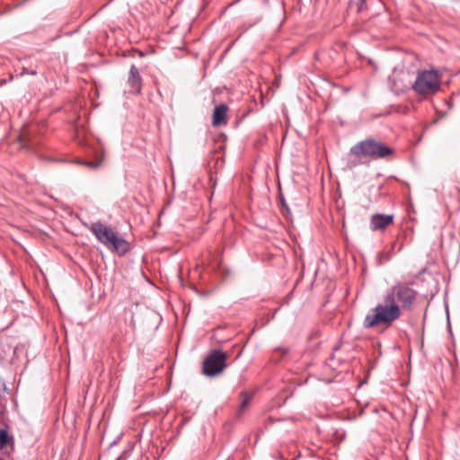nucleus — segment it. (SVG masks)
I'll return each instance as SVG.
<instances>
[{
  "label": "nucleus",
  "mask_w": 460,
  "mask_h": 460,
  "mask_svg": "<svg viewBox=\"0 0 460 460\" xmlns=\"http://www.w3.org/2000/svg\"><path fill=\"white\" fill-rule=\"evenodd\" d=\"M277 351H280L281 352V357L285 356L286 354L288 353V349H278Z\"/></svg>",
  "instance_id": "obj_13"
},
{
  "label": "nucleus",
  "mask_w": 460,
  "mask_h": 460,
  "mask_svg": "<svg viewBox=\"0 0 460 460\" xmlns=\"http://www.w3.org/2000/svg\"><path fill=\"white\" fill-rule=\"evenodd\" d=\"M241 396H242V402L240 404L239 412L243 411L249 405L251 398H252V396L246 392H242Z\"/></svg>",
  "instance_id": "obj_10"
},
{
  "label": "nucleus",
  "mask_w": 460,
  "mask_h": 460,
  "mask_svg": "<svg viewBox=\"0 0 460 460\" xmlns=\"http://www.w3.org/2000/svg\"><path fill=\"white\" fill-rule=\"evenodd\" d=\"M89 229L95 238L112 252L123 256L130 250V243L111 226L97 221L92 223Z\"/></svg>",
  "instance_id": "obj_3"
},
{
  "label": "nucleus",
  "mask_w": 460,
  "mask_h": 460,
  "mask_svg": "<svg viewBox=\"0 0 460 460\" xmlns=\"http://www.w3.org/2000/svg\"><path fill=\"white\" fill-rule=\"evenodd\" d=\"M417 297V291L406 283H397L387 290L383 302L377 304L365 316L363 326L367 329L383 326L390 328L402 314L411 310Z\"/></svg>",
  "instance_id": "obj_1"
},
{
  "label": "nucleus",
  "mask_w": 460,
  "mask_h": 460,
  "mask_svg": "<svg viewBox=\"0 0 460 460\" xmlns=\"http://www.w3.org/2000/svg\"><path fill=\"white\" fill-rule=\"evenodd\" d=\"M282 205H283V207H285L287 209H288V207H287V204H286V202H285V200H284V199H282Z\"/></svg>",
  "instance_id": "obj_14"
},
{
  "label": "nucleus",
  "mask_w": 460,
  "mask_h": 460,
  "mask_svg": "<svg viewBox=\"0 0 460 460\" xmlns=\"http://www.w3.org/2000/svg\"><path fill=\"white\" fill-rule=\"evenodd\" d=\"M228 107L226 104H219L215 107L212 124L216 127L226 124V114Z\"/></svg>",
  "instance_id": "obj_8"
},
{
  "label": "nucleus",
  "mask_w": 460,
  "mask_h": 460,
  "mask_svg": "<svg viewBox=\"0 0 460 460\" xmlns=\"http://www.w3.org/2000/svg\"><path fill=\"white\" fill-rule=\"evenodd\" d=\"M349 154L354 155L358 162L352 163V166L363 164V158L372 160L386 159L394 154V149L385 143L372 137L366 138L355 144L350 149Z\"/></svg>",
  "instance_id": "obj_2"
},
{
  "label": "nucleus",
  "mask_w": 460,
  "mask_h": 460,
  "mask_svg": "<svg viewBox=\"0 0 460 460\" xmlns=\"http://www.w3.org/2000/svg\"><path fill=\"white\" fill-rule=\"evenodd\" d=\"M440 83L441 78L437 71L423 70L418 73L412 89L417 94L428 97L439 91Z\"/></svg>",
  "instance_id": "obj_4"
},
{
  "label": "nucleus",
  "mask_w": 460,
  "mask_h": 460,
  "mask_svg": "<svg viewBox=\"0 0 460 460\" xmlns=\"http://www.w3.org/2000/svg\"><path fill=\"white\" fill-rule=\"evenodd\" d=\"M141 76L139 75L138 69L135 65H132L129 70V75L128 78V84L130 86V93L138 94L141 91Z\"/></svg>",
  "instance_id": "obj_7"
},
{
  "label": "nucleus",
  "mask_w": 460,
  "mask_h": 460,
  "mask_svg": "<svg viewBox=\"0 0 460 460\" xmlns=\"http://www.w3.org/2000/svg\"><path fill=\"white\" fill-rule=\"evenodd\" d=\"M10 441H13V438L9 437L7 430L4 429H0V449L7 446Z\"/></svg>",
  "instance_id": "obj_9"
},
{
  "label": "nucleus",
  "mask_w": 460,
  "mask_h": 460,
  "mask_svg": "<svg viewBox=\"0 0 460 460\" xmlns=\"http://www.w3.org/2000/svg\"><path fill=\"white\" fill-rule=\"evenodd\" d=\"M395 243H393L392 245V248L390 251L386 252H383L381 255H380V261L382 263H385V262H387L393 256V250H394V247Z\"/></svg>",
  "instance_id": "obj_11"
},
{
  "label": "nucleus",
  "mask_w": 460,
  "mask_h": 460,
  "mask_svg": "<svg viewBox=\"0 0 460 460\" xmlns=\"http://www.w3.org/2000/svg\"><path fill=\"white\" fill-rule=\"evenodd\" d=\"M227 355L220 350H212L203 360L202 373L209 377L222 373L226 367Z\"/></svg>",
  "instance_id": "obj_5"
},
{
  "label": "nucleus",
  "mask_w": 460,
  "mask_h": 460,
  "mask_svg": "<svg viewBox=\"0 0 460 460\" xmlns=\"http://www.w3.org/2000/svg\"><path fill=\"white\" fill-rule=\"evenodd\" d=\"M26 74H29V75H35L37 74V71L36 70L29 71L28 69L23 68L20 75H26Z\"/></svg>",
  "instance_id": "obj_12"
},
{
  "label": "nucleus",
  "mask_w": 460,
  "mask_h": 460,
  "mask_svg": "<svg viewBox=\"0 0 460 460\" xmlns=\"http://www.w3.org/2000/svg\"><path fill=\"white\" fill-rule=\"evenodd\" d=\"M393 222V215L375 214L370 219V229L372 231H384Z\"/></svg>",
  "instance_id": "obj_6"
}]
</instances>
